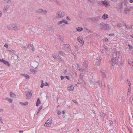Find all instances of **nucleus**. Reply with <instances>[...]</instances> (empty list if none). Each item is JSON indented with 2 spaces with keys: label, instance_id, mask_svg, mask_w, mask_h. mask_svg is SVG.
Masks as SVG:
<instances>
[{
  "label": "nucleus",
  "instance_id": "obj_1",
  "mask_svg": "<svg viewBox=\"0 0 133 133\" xmlns=\"http://www.w3.org/2000/svg\"><path fill=\"white\" fill-rule=\"evenodd\" d=\"M117 51L115 50L113 52V59H111L110 62L112 65L114 66L115 64V61L116 64L120 66L122 64V57L120 55L117 57Z\"/></svg>",
  "mask_w": 133,
  "mask_h": 133
},
{
  "label": "nucleus",
  "instance_id": "obj_2",
  "mask_svg": "<svg viewBox=\"0 0 133 133\" xmlns=\"http://www.w3.org/2000/svg\"><path fill=\"white\" fill-rule=\"evenodd\" d=\"M100 28L102 30H109L111 28L108 24L102 23L99 24Z\"/></svg>",
  "mask_w": 133,
  "mask_h": 133
},
{
  "label": "nucleus",
  "instance_id": "obj_3",
  "mask_svg": "<svg viewBox=\"0 0 133 133\" xmlns=\"http://www.w3.org/2000/svg\"><path fill=\"white\" fill-rule=\"evenodd\" d=\"M56 15V16L55 18L57 19L63 18L65 16V14L63 11L60 12L59 11H58L57 12Z\"/></svg>",
  "mask_w": 133,
  "mask_h": 133
},
{
  "label": "nucleus",
  "instance_id": "obj_4",
  "mask_svg": "<svg viewBox=\"0 0 133 133\" xmlns=\"http://www.w3.org/2000/svg\"><path fill=\"white\" fill-rule=\"evenodd\" d=\"M39 14L45 15L47 13V11L45 10H43L42 9H38L36 11Z\"/></svg>",
  "mask_w": 133,
  "mask_h": 133
},
{
  "label": "nucleus",
  "instance_id": "obj_5",
  "mask_svg": "<svg viewBox=\"0 0 133 133\" xmlns=\"http://www.w3.org/2000/svg\"><path fill=\"white\" fill-rule=\"evenodd\" d=\"M52 118H50L47 121L44 125L46 126L50 127L51 126L52 122Z\"/></svg>",
  "mask_w": 133,
  "mask_h": 133
},
{
  "label": "nucleus",
  "instance_id": "obj_6",
  "mask_svg": "<svg viewBox=\"0 0 133 133\" xmlns=\"http://www.w3.org/2000/svg\"><path fill=\"white\" fill-rule=\"evenodd\" d=\"M26 99H30L32 96V92H29L28 91H26Z\"/></svg>",
  "mask_w": 133,
  "mask_h": 133
},
{
  "label": "nucleus",
  "instance_id": "obj_7",
  "mask_svg": "<svg viewBox=\"0 0 133 133\" xmlns=\"http://www.w3.org/2000/svg\"><path fill=\"white\" fill-rule=\"evenodd\" d=\"M122 3H119L118 4L116 5V8L117 9L118 11H119V9H121L120 10V12H121L122 11Z\"/></svg>",
  "mask_w": 133,
  "mask_h": 133
},
{
  "label": "nucleus",
  "instance_id": "obj_8",
  "mask_svg": "<svg viewBox=\"0 0 133 133\" xmlns=\"http://www.w3.org/2000/svg\"><path fill=\"white\" fill-rule=\"evenodd\" d=\"M52 56L55 59H58L59 61L61 60L60 57L58 55L53 54H52Z\"/></svg>",
  "mask_w": 133,
  "mask_h": 133
},
{
  "label": "nucleus",
  "instance_id": "obj_9",
  "mask_svg": "<svg viewBox=\"0 0 133 133\" xmlns=\"http://www.w3.org/2000/svg\"><path fill=\"white\" fill-rule=\"evenodd\" d=\"M108 94L111 95L113 93L112 89L110 85H108Z\"/></svg>",
  "mask_w": 133,
  "mask_h": 133
},
{
  "label": "nucleus",
  "instance_id": "obj_10",
  "mask_svg": "<svg viewBox=\"0 0 133 133\" xmlns=\"http://www.w3.org/2000/svg\"><path fill=\"white\" fill-rule=\"evenodd\" d=\"M64 23L65 24H68V23L66 21V20H62V21H59L57 23V24L58 25H60V24H62L63 23Z\"/></svg>",
  "mask_w": 133,
  "mask_h": 133
},
{
  "label": "nucleus",
  "instance_id": "obj_11",
  "mask_svg": "<svg viewBox=\"0 0 133 133\" xmlns=\"http://www.w3.org/2000/svg\"><path fill=\"white\" fill-rule=\"evenodd\" d=\"M14 27L13 30H18L20 29V26L18 25H14Z\"/></svg>",
  "mask_w": 133,
  "mask_h": 133
},
{
  "label": "nucleus",
  "instance_id": "obj_12",
  "mask_svg": "<svg viewBox=\"0 0 133 133\" xmlns=\"http://www.w3.org/2000/svg\"><path fill=\"white\" fill-rule=\"evenodd\" d=\"M14 24H10L8 25V28L10 30H13Z\"/></svg>",
  "mask_w": 133,
  "mask_h": 133
},
{
  "label": "nucleus",
  "instance_id": "obj_13",
  "mask_svg": "<svg viewBox=\"0 0 133 133\" xmlns=\"http://www.w3.org/2000/svg\"><path fill=\"white\" fill-rule=\"evenodd\" d=\"M9 5H6L4 7V9L3 10V12H6L8 8H9Z\"/></svg>",
  "mask_w": 133,
  "mask_h": 133
},
{
  "label": "nucleus",
  "instance_id": "obj_14",
  "mask_svg": "<svg viewBox=\"0 0 133 133\" xmlns=\"http://www.w3.org/2000/svg\"><path fill=\"white\" fill-rule=\"evenodd\" d=\"M77 40L78 41L81 43V44H83L84 43V42H83V38H79V37H78L77 38Z\"/></svg>",
  "mask_w": 133,
  "mask_h": 133
},
{
  "label": "nucleus",
  "instance_id": "obj_15",
  "mask_svg": "<svg viewBox=\"0 0 133 133\" xmlns=\"http://www.w3.org/2000/svg\"><path fill=\"white\" fill-rule=\"evenodd\" d=\"M102 2V4L106 7H107L109 4V3L106 1H103Z\"/></svg>",
  "mask_w": 133,
  "mask_h": 133
},
{
  "label": "nucleus",
  "instance_id": "obj_16",
  "mask_svg": "<svg viewBox=\"0 0 133 133\" xmlns=\"http://www.w3.org/2000/svg\"><path fill=\"white\" fill-rule=\"evenodd\" d=\"M10 96L11 97L13 98H15L16 97V95L12 92H10Z\"/></svg>",
  "mask_w": 133,
  "mask_h": 133
},
{
  "label": "nucleus",
  "instance_id": "obj_17",
  "mask_svg": "<svg viewBox=\"0 0 133 133\" xmlns=\"http://www.w3.org/2000/svg\"><path fill=\"white\" fill-rule=\"evenodd\" d=\"M3 63L7 65L8 66H10V64L8 62L5 61L4 59L3 61Z\"/></svg>",
  "mask_w": 133,
  "mask_h": 133
},
{
  "label": "nucleus",
  "instance_id": "obj_18",
  "mask_svg": "<svg viewBox=\"0 0 133 133\" xmlns=\"http://www.w3.org/2000/svg\"><path fill=\"white\" fill-rule=\"evenodd\" d=\"M108 17V16L107 14H104L102 16V18L104 19H105Z\"/></svg>",
  "mask_w": 133,
  "mask_h": 133
},
{
  "label": "nucleus",
  "instance_id": "obj_19",
  "mask_svg": "<svg viewBox=\"0 0 133 133\" xmlns=\"http://www.w3.org/2000/svg\"><path fill=\"white\" fill-rule=\"evenodd\" d=\"M129 10V8H126L125 9V10H124V12L125 14H127L128 13Z\"/></svg>",
  "mask_w": 133,
  "mask_h": 133
},
{
  "label": "nucleus",
  "instance_id": "obj_20",
  "mask_svg": "<svg viewBox=\"0 0 133 133\" xmlns=\"http://www.w3.org/2000/svg\"><path fill=\"white\" fill-rule=\"evenodd\" d=\"M20 104L23 105H27L28 104V102H25V103H23L22 102H20Z\"/></svg>",
  "mask_w": 133,
  "mask_h": 133
},
{
  "label": "nucleus",
  "instance_id": "obj_21",
  "mask_svg": "<svg viewBox=\"0 0 133 133\" xmlns=\"http://www.w3.org/2000/svg\"><path fill=\"white\" fill-rule=\"evenodd\" d=\"M77 30L78 31H81L83 30V28L81 27H78L77 28Z\"/></svg>",
  "mask_w": 133,
  "mask_h": 133
},
{
  "label": "nucleus",
  "instance_id": "obj_22",
  "mask_svg": "<svg viewBox=\"0 0 133 133\" xmlns=\"http://www.w3.org/2000/svg\"><path fill=\"white\" fill-rule=\"evenodd\" d=\"M106 114L104 113L103 112H101L100 114L101 116V117H105Z\"/></svg>",
  "mask_w": 133,
  "mask_h": 133
},
{
  "label": "nucleus",
  "instance_id": "obj_23",
  "mask_svg": "<svg viewBox=\"0 0 133 133\" xmlns=\"http://www.w3.org/2000/svg\"><path fill=\"white\" fill-rule=\"evenodd\" d=\"M95 85H96V87H98L99 85V81H97V82H96L95 83Z\"/></svg>",
  "mask_w": 133,
  "mask_h": 133
},
{
  "label": "nucleus",
  "instance_id": "obj_24",
  "mask_svg": "<svg viewBox=\"0 0 133 133\" xmlns=\"http://www.w3.org/2000/svg\"><path fill=\"white\" fill-rule=\"evenodd\" d=\"M89 2L92 4H94L95 1V0H88Z\"/></svg>",
  "mask_w": 133,
  "mask_h": 133
},
{
  "label": "nucleus",
  "instance_id": "obj_25",
  "mask_svg": "<svg viewBox=\"0 0 133 133\" xmlns=\"http://www.w3.org/2000/svg\"><path fill=\"white\" fill-rule=\"evenodd\" d=\"M128 63L130 65L133 66V62L132 61L129 60L128 61Z\"/></svg>",
  "mask_w": 133,
  "mask_h": 133
},
{
  "label": "nucleus",
  "instance_id": "obj_26",
  "mask_svg": "<svg viewBox=\"0 0 133 133\" xmlns=\"http://www.w3.org/2000/svg\"><path fill=\"white\" fill-rule=\"evenodd\" d=\"M5 100H7L10 103H12V99L10 98H6L5 99Z\"/></svg>",
  "mask_w": 133,
  "mask_h": 133
},
{
  "label": "nucleus",
  "instance_id": "obj_27",
  "mask_svg": "<svg viewBox=\"0 0 133 133\" xmlns=\"http://www.w3.org/2000/svg\"><path fill=\"white\" fill-rule=\"evenodd\" d=\"M100 17L99 16H96V17H95V20L96 21H98L100 18Z\"/></svg>",
  "mask_w": 133,
  "mask_h": 133
},
{
  "label": "nucleus",
  "instance_id": "obj_28",
  "mask_svg": "<svg viewBox=\"0 0 133 133\" xmlns=\"http://www.w3.org/2000/svg\"><path fill=\"white\" fill-rule=\"evenodd\" d=\"M64 45L65 46H66L67 48L69 49L70 50V45L69 44H64Z\"/></svg>",
  "mask_w": 133,
  "mask_h": 133
},
{
  "label": "nucleus",
  "instance_id": "obj_29",
  "mask_svg": "<svg viewBox=\"0 0 133 133\" xmlns=\"http://www.w3.org/2000/svg\"><path fill=\"white\" fill-rule=\"evenodd\" d=\"M101 72L103 77H106V75L105 73L102 71H101Z\"/></svg>",
  "mask_w": 133,
  "mask_h": 133
},
{
  "label": "nucleus",
  "instance_id": "obj_30",
  "mask_svg": "<svg viewBox=\"0 0 133 133\" xmlns=\"http://www.w3.org/2000/svg\"><path fill=\"white\" fill-rule=\"evenodd\" d=\"M80 80H82L83 79V74L82 73H81L80 74Z\"/></svg>",
  "mask_w": 133,
  "mask_h": 133
},
{
  "label": "nucleus",
  "instance_id": "obj_31",
  "mask_svg": "<svg viewBox=\"0 0 133 133\" xmlns=\"http://www.w3.org/2000/svg\"><path fill=\"white\" fill-rule=\"evenodd\" d=\"M78 70H79L80 72H83L84 70L83 68H81L78 69Z\"/></svg>",
  "mask_w": 133,
  "mask_h": 133
},
{
  "label": "nucleus",
  "instance_id": "obj_32",
  "mask_svg": "<svg viewBox=\"0 0 133 133\" xmlns=\"http://www.w3.org/2000/svg\"><path fill=\"white\" fill-rule=\"evenodd\" d=\"M89 19H90V20L91 21H92L93 22H95V21H96L95 18H93V17L91 18H90Z\"/></svg>",
  "mask_w": 133,
  "mask_h": 133
},
{
  "label": "nucleus",
  "instance_id": "obj_33",
  "mask_svg": "<svg viewBox=\"0 0 133 133\" xmlns=\"http://www.w3.org/2000/svg\"><path fill=\"white\" fill-rule=\"evenodd\" d=\"M30 47H32V48H33L34 47V46H33V45L32 44H31L30 45H29L27 46L28 48H30Z\"/></svg>",
  "mask_w": 133,
  "mask_h": 133
},
{
  "label": "nucleus",
  "instance_id": "obj_34",
  "mask_svg": "<svg viewBox=\"0 0 133 133\" xmlns=\"http://www.w3.org/2000/svg\"><path fill=\"white\" fill-rule=\"evenodd\" d=\"M88 62L87 61H85V62L84 63H83V65L84 66H86L88 64H87Z\"/></svg>",
  "mask_w": 133,
  "mask_h": 133
},
{
  "label": "nucleus",
  "instance_id": "obj_35",
  "mask_svg": "<svg viewBox=\"0 0 133 133\" xmlns=\"http://www.w3.org/2000/svg\"><path fill=\"white\" fill-rule=\"evenodd\" d=\"M126 28L129 29H131L132 28V26H128V25H125Z\"/></svg>",
  "mask_w": 133,
  "mask_h": 133
},
{
  "label": "nucleus",
  "instance_id": "obj_36",
  "mask_svg": "<svg viewBox=\"0 0 133 133\" xmlns=\"http://www.w3.org/2000/svg\"><path fill=\"white\" fill-rule=\"evenodd\" d=\"M130 102L132 104H133V99L132 98H131V97H130Z\"/></svg>",
  "mask_w": 133,
  "mask_h": 133
},
{
  "label": "nucleus",
  "instance_id": "obj_37",
  "mask_svg": "<svg viewBox=\"0 0 133 133\" xmlns=\"http://www.w3.org/2000/svg\"><path fill=\"white\" fill-rule=\"evenodd\" d=\"M37 103H38L39 104H40L41 103V101L39 98H38L37 99Z\"/></svg>",
  "mask_w": 133,
  "mask_h": 133
},
{
  "label": "nucleus",
  "instance_id": "obj_38",
  "mask_svg": "<svg viewBox=\"0 0 133 133\" xmlns=\"http://www.w3.org/2000/svg\"><path fill=\"white\" fill-rule=\"evenodd\" d=\"M117 26H119V27H121L122 26L123 24L121 23L118 24H117Z\"/></svg>",
  "mask_w": 133,
  "mask_h": 133
},
{
  "label": "nucleus",
  "instance_id": "obj_39",
  "mask_svg": "<svg viewBox=\"0 0 133 133\" xmlns=\"http://www.w3.org/2000/svg\"><path fill=\"white\" fill-rule=\"evenodd\" d=\"M97 60L99 61H100L102 59V58L101 57H97Z\"/></svg>",
  "mask_w": 133,
  "mask_h": 133
},
{
  "label": "nucleus",
  "instance_id": "obj_40",
  "mask_svg": "<svg viewBox=\"0 0 133 133\" xmlns=\"http://www.w3.org/2000/svg\"><path fill=\"white\" fill-rule=\"evenodd\" d=\"M127 3V0H125L124 1L123 4L124 5H126Z\"/></svg>",
  "mask_w": 133,
  "mask_h": 133
},
{
  "label": "nucleus",
  "instance_id": "obj_41",
  "mask_svg": "<svg viewBox=\"0 0 133 133\" xmlns=\"http://www.w3.org/2000/svg\"><path fill=\"white\" fill-rule=\"evenodd\" d=\"M109 123L110 124V125H112L113 124V122L111 120L109 121Z\"/></svg>",
  "mask_w": 133,
  "mask_h": 133
},
{
  "label": "nucleus",
  "instance_id": "obj_42",
  "mask_svg": "<svg viewBox=\"0 0 133 133\" xmlns=\"http://www.w3.org/2000/svg\"><path fill=\"white\" fill-rule=\"evenodd\" d=\"M42 107L41 106H40L39 107V108L38 110V112H39L40 111V110H41V109H42Z\"/></svg>",
  "mask_w": 133,
  "mask_h": 133
},
{
  "label": "nucleus",
  "instance_id": "obj_43",
  "mask_svg": "<svg viewBox=\"0 0 133 133\" xmlns=\"http://www.w3.org/2000/svg\"><path fill=\"white\" fill-rule=\"evenodd\" d=\"M72 101L74 102V103H75L76 104H78V103L76 100H73Z\"/></svg>",
  "mask_w": 133,
  "mask_h": 133
},
{
  "label": "nucleus",
  "instance_id": "obj_44",
  "mask_svg": "<svg viewBox=\"0 0 133 133\" xmlns=\"http://www.w3.org/2000/svg\"><path fill=\"white\" fill-rule=\"evenodd\" d=\"M25 77H26V79H28L30 77L29 75H28L26 74L25 75Z\"/></svg>",
  "mask_w": 133,
  "mask_h": 133
},
{
  "label": "nucleus",
  "instance_id": "obj_45",
  "mask_svg": "<svg viewBox=\"0 0 133 133\" xmlns=\"http://www.w3.org/2000/svg\"><path fill=\"white\" fill-rule=\"evenodd\" d=\"M53 1H55L56 3V4L57 5H59V3L57 1V0H54Z\"/></svg>",
  "mask_w": 133,
  "mask_h": 133
},
{
  "label": "nucleus",
  "instance_id": "obj_46",
  "mask_svg": "<svg viewBox=\"0 0 133 133\" xmlns=\"http://www.w3.org/2000/svg\"><path fill=\"white\" fill-rule=\"evenodd\" d=\"M70 88L71 89V90H72L73 89H74V87L72 85H71L70 87Z\"/></svg>",
  "mask_w": 133,
  "mask_h": 133
},
{
  "label": "nucleus",
  "instance_id": "obj_47",
  "mask_svg": "<svg viewBox=\"0 0 133 133\" xmlns=\"http://www.w3.org/2000/svg\"><path fill=\"white\" fill-rule=\"evenodd\" d=\"M131 87H129V88L128 89V91L129 92H131Z\"/></svg>",
  "mask_w": 133,
  "mask_h": 133
},
{
  "label": "nucleus",
  "instance_id": "obj_48",
  "mask_svg": "<svg viewBox=\"0 0 133 133\" xmlns=\"http://www.w3.org/2000/svg\"><path fill=\"white\" fill-rule=\"evenodd\" d=\"M103 1H100L98 2V4L99 5L102 4V2Z\"/></svg>",
  "mask_w": 133,
  "mask_h": 133
},
{
  "label": "nucleus",
  "instance_id": "obj_49",
  "mask_svg": "<svg viewBox=\"0 0 133 133\" xmlns=\"http://www.w3.org/2000/svg\"><path fill=\"white\" fill-rule=\"evenodd\" d=\"M128 46L130 49H131L132 48V46H131L130 44H128Z\"/></svg>",
  "mask_w": 133,
  "mask_h": 133
},
{
  "label": "nucleus",
  "instance_id": "obj_50",
  "mask_svg": "<svg viewBox=\"0 0 133 133\" xmlns=\"http://www.w3.org/2000/svg\"><path fill=\"white\" fill-rule=\"evenodd\" d=\"M4 47L7 48L8 47V45L7 44H5L4 45Z\"/></svg>",
  "mask_w": 133,
  "mask_h": 133
},
{
  "label": "nucleus",
  "instance_id": "obj_51",
  "mask_svg": "<svg viewBox=\"0 0 133 133\" xmlns=\"http://www.w3.org/2000/svg\"><path fill=\"white\" fill-rule=\"evenodd\" d=\"M59 55H62L63 54V53L61 51H59Z\"/></svg>",
  "mask_w": 133,
  "mask_h": 133
},
{
  "label": "nucleus",
  "instance_id": "obj_52",
  "mask_svg": "<svg viewBox=\"0 0 133 133\" xmlns=\"http://www.w3.org/2000/svg\"><path fill=\"white\" fill-rule=\"evenodd\" d=\"M66 18L67 19L69 20V21H70L71 20V19L68 16L66 17Z\"/></svg>",
  "mask_w": 133,
  "mask_h": 133
},
{
  "label": "nucleus",
  "instance_id": "obj_53",
  "mask_svg": "<svg viewBox=\"0 0 133 133\" xmlns=\"http://www.w3.org/2000/svg\"><path fill=\"white\" fill-rule=\"evenodd\" d=\"M45 86H49V84L47 82H46L45 83Z\"/></svg>",
  "mask_w": 133,
  "mask_h": 133
},
{
  "label": "nucleus",
  "instance_id": "obj_54",
  "mask_svg": "<svg viewBox=\"0 0 133 133\" xmlns=\"http://www.w3.org/2000/svg\"><path fill=\"white\" fill-rule=\"evenodd\" d=\"M101 86H102V87L103 88V89H104V88L105 86L104 84H102Z\"/></svg>",
  "mask_w": 133,
  "mask_h": 133
},
{
  "label": "nucleus",
  "instance_id": "obj_55",
  "mask_svg": "<svg viewBox=\"0 0 133 133\" xmlns=\"http://www.w3.org/2000/svg\"><path fill=\"white\" fill-rule=\"evenodd\" d=\"M64 77L62 76H60V78H61V80L63 79L64 78Z\"/></svg>",
  "mask_w": 133,
  "mask_h": 133
},
{
  "label": "nucleus",
  "instance_id": "obj_56",
  "mask_svg": "<svg viewBox=\"0 0 133 133\" xmlns=\"http://www.w3.org/2000/svg\"><path fill=\"white\" fill-rule=\"evenodd\" d=\"M122 99L123 100V101L124 102H125V97H122Z\"/></svg>",
  "mask_w": 133,
  "mask_h": 133
},
{
  "label": "nucleus",
  "instance_id": "obj_57",
  "mask_svg": "<svg viewBox=\"0 0 133 133\" xmlns=\"http://www.w3.org/2000/svg\"><path fill=\"white\" fill-rule=\"evenodd\" d=\"M44 86V84L43 83H42L41 84V88H42Z\"/></svg>",
  "mask_w": 133,
  "mask_h": 133
},
{
  "label": "nucleus",
  "instance_id": "obj_58",
  "mask_svg": "<svg viewBox=\"0 0 133 133\" xmlns=\"http://www.w3.org/2000/svg\"><path fill=\"white\" fill-rule=\"evenodd\" d=\"M65 77H66V78L68 80H69V77L68 76H65Z\"/></svg>",
  "mask_w": 133,
  "mask_h": 133
},
{
  "label": "nucleus",
  "instance_id": "obj_59",
  "mask_svg": "<svg viewBox=\"0 0 133 133\" xmlns=\"http://www.w3.org/2000/svg\"><path fill=\"white\" fill-rule=\"evenodd\" d=\"M61 114V112L60 111H58V112H57V114H58V115H60Z\"/></svg>",
  "mask_w": 133,
  "mask_h": 133
},
{
  "label": "nucleus",
  "instance_id": "obj_60",
  "mask_svg": "<svg viewBox=\"0 0 133 133\" xmlns=\"http://www.w3.org/2000/svg\"><path fill=\"white\" fill-rule=\"evenodd\" d=\"M128 85H129V87H131V83L130 82H129L128 83Z\"/></svg>",
  "mask_w": 133,
  "mask_h": 133
},
{
  "label": "nucleus",
  "instance_id": "obj_61",
  "mask_svg": "<svg viewBox=\"0 0 133 133\" xmlns=\"http://www.w3.org/2000/svg\"><path fill=\"white\" fill-rule=\"evenodd\" d=\"M67 89H68V90H69V91L71 90V89L70 88V87H67Z\"/></svg>",
  "mask_w": 133,
  "mask_h": 133
},
{
  "label": "nucleus",
  "instance_id": "obj_62",
  "mask_svg": "<svg viewBox=\"0 0 133 133\" xmlns=\"http://www.w3.org/2000/svg\"><path fill=\"white\" fill-rule=\"evenodd\" d=\"M101 52H102V53H104V50H103V49H101Z\"/></svg>",
  "mask_w": 133,
  "mask_h": 133
},
{
  "label": "nucleus",
  "instance_id": "obj_63",
  "mask_svg": "<svg viewBox=\"0 0 133 133\" xmlns=\"http://www.w3.org/2000/svg\"><path fill=\"white\" fill-rule=\"evenodd\" d=\"M4 60V59H0V62H3Z\"/></svg>",
  "mask_w": 133,
  "mask_h": 133
},
{
  "label": "nucleus",
  "instance_id": "obj_64",
  "mask_svg": "<svg viewBox=\"0 0 133 133\" xmlns=\"http://www.w3.org/2000/svg\"><path fill=\"white\" fill-rule=\"evenodd\" d=\"M65 112L64 111H63L62 112V113L63 114H65Z\"/></svg>",
  "mask_w": 133,
  "mask_h": 133
}]
</instances>
